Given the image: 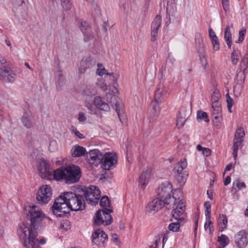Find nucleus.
<instances>
[{
	"label": "nucleus",
	"mask_w": 248,
	"mask_h": 248,
	"mask_svg": "<svg viewBox=\"0 0 248 248\" xmlns=\"http://www.w3.org/2000/svg\"><path fill=\"white\" fill-rule=\"evenodd\" d=\"M17 232L22 244L26 248H40L37 243L36 226L22 223L19 225Z\"/></svg>",
	"instance_id": "1"
},
{
	"label": "nucleus",
	"mask_w": 248,
	"mask_h": 248,
	"mask_svg": "<svg viewBox=\"0 0 248 248\" xmlns=\"http://www.w3.org/2000/svg\"><path fill=\"white\" fill-rule=\"evenodd\" d=\"M66 197V192H64L56 199L52 207V211L55 215L62 217L69 213L70 209Z\"/></svg>",
	"instance_id": "2"
},
{
	"label": "nucleus",
	"mask_w": 248,
	"mask_h": 248,
	"mask_svg": "<svg viewBox=\"0 0 248 248\" xmlns=\"http://www.w3.org/2000/svg\"><path fill=\"white\" fill-rule=\"evenodd\" d=\"M66 194L70 210L77 211L85 208V202L82 196L72 192H66Z\"/></svg>",
	"instance_id": "3"
},
{
	"label": "nucleus",
	"mask_w": 248,
	"mask_h": 248,
	"mask_svg": "<svg viewBox=\"0 0 248 248\" xmlns=\"http://www.w3.org/2000/svg\"><path fill=\"white\" fill-rule=\"evenodd\" d=\"M27 215L29 217L31 224L35 226L45 218V214L40 207L35 205L28 206L25 208Z\"/></svg>",
	"instance_id": "4"
},
{
	"label": "nucleus",
	"mask_w": 248,
	"mask_h": 248,
	"mask_svg": "<svg viewBox=\"0 0 248 248\" xmlns=\"http://www.w3.org/2000/svg\"><path fill=\"white\" fill-rule=\"evenodd\" d=\"M163 97L162 94H154L153 100L151 103L148 110V116L151 119H156L159 115L160 108L159 104L162 102Z\"/></svg>",
	"instance_id": "5"
},
{
	"label": "nucleus",
	"mask_w": 248,
	"mask_h": 248,
	"mask_svg": "<svg viewBox=\"0 0 248 248\" xmlns=\"http://www.w3.org/2000/svg\"><path fill=\"white\" fill-rule=\"evenodd\" d=\"M52 197V190L49 185H44L38 189L36 194V199L38 203L45 204L48 203Z\"/></svg>",
	"instance_id": "6"
},
{
	"label": "nucleus",
	"mask_w": 248,
	"mask_h": 248,
	"mask_svg": "<svg viewBox=\"0 0 248 248\" xmlns=\"http://www.w3.org/2000/svg\"><path fill=\"white\" fill-rule=\"evenodd\" d=\"M84 196L88 203L95 205L100 198L101 191L98 187L93 185L90 186L86 188Z\"/></svg>",
	"instance_id": "7"
},
{
	"label": "nucleus",
	"mask_w": 248,
	"mask_h": 248,
	"mask_svg": "<svg viewBox=\"0 0 248 248\" xmlns=\"http://www.w3.org/2000/svg\"><path fill=\"white\" fill-rule=\"evenodd\" d=\"M66 184L78 182L81 176V172L78 166L74 165L66 166Z\"/></svg>",
	"instance_id": "8"
},
{
	"label": "nucleus",
	"mask_w": 248,
	"mask_h": 248,
	"mask_svg": "<svg viewBox=\"0 0 248 248\" xmlns=\"http://www.w3.org/2000/svg\"><path fill=\"white\" fill-rule=\"evenodd\" d=\"M103 159L102 153L97 149H93L87 152L85 160L92 167H97L102 163Z\"/></svg>",
	"instance_id": "9"
},
{
	"label": "nucleus",
	"mask_w": 248,
	"mask_h": 248,
	"mask_svg": "<svg viewBox=\"0 0 248 248\" xmlns=\"http://www.w3.org/2000/svg\"><path fill=\"white\" fill-rule=\"evenodd\" d=\"M97 69L96 70V74L100 77H102L104 75L109 76V79L112 80L114 81L112 86L109 87V91L111 93H117L119 92L117 84L116 83V81L118 78V75L114 74V73H109L107 72L105 67L101 63H98Z\"/></svg>",
	"instance_id": "10"
},
{
	"label": "nucleus",
	"mask_w": 248,
	"mask_h": 248,
	"mask_svg": "<svg viewBox=\"0 0 248 248\" xmlns=\"http://www.w3.org/2000/svg\"><path fill=\"white\" fill-rule=\"evenodd\" d=\"M107 101L109 102L112 107L115 108L116 112L117 113L120 121L125 118L124 109L123 103L121 100H118L114 94H107Z\"/></svg>",
	"instance_id": "11"
},
{
	"label": "nucleus",
	"mask_w": 248,
	"mask_h": 248,
	"mask_svg": "<svg viewBox=\"0 0 248 248\" xmlns=\"http://www.w3.org/2000/svg\"><path fill=\"white\" fill-rule=\"evenodd\" d=\"M172 192V186L168 181H165L161 183L158 186L157 193L158 197L168 202L171 199Z\"/></svg>",
	"instance_id": "12"
},
{
	"label": "nucleus",
	"mask_w": 248,
	"mask_h": 248,
	"mask_svg": "<svg viewBox=\"0 0 248 248\" xmlns=\"http://www.w3.org/2000/svg\"><path fill=\"white\" fill-rule=\"evenodd\" d=\"M245 135V133L243 128L241 127H238L235 132L232 146L233 155L235 159L237 156L238 148L242 146V142L244 141Z\"/></svg>",
	"instance_id": "13"
},
{
	"label": "nucleus",
	"mask_w": 248,
	"mask_h": 248,
	"mask_svg": "<svg viewBox=\"0 0 248 248\" xmlns=\"http://www.w3.org/2000/svg\"><path fill=\"white\" fill-rule=\"evenodd\" d=\"M103 157L102 163L104 168L106 170L112 169L117 163V155L114 152L106 153L103 155Z\"/></svg>",
	"instance_id": "14"
},
{
	"label": "nucleus",
	"mask_w": 248,
	"mask_h": 248,
	"mask_svg": "<svg viewBox=\"0 0 248 248\" xmlns=\"http://www.w3.org/2000/svg\"><path fill=\"white\" fill-rule=\"evenodd\" d=\"M234 242L237 248H246L248 245V231L241 230L234 236Z\"/></svg>",
	"instance_id": "15"
},
{
	"label": "nucleus",
	"mask_w": 248,
	"mask_h": 248,
	"mask_svg": "<svg viewBox=\"0 0 248 248\" xmlns=\"http://www.w3.org/2000/svg\"><path fill=\"white\" fill-rule=\"evenodd\" d=\"M110 212L105 210H98L96 213L94 218V223L97 225L103 224L108 225L112 222V217L110 215Z\"/></svg>",
	"instance_id": "16"
},
{
	"label": "nucleus",
	"mask_w": 248,
	"mask_h": 248,
	"mask_svg": "<svg viewBox=\"0 0 248 248\" xmlns=\"http://www.w3.org/2000/svg\"><path fill=\"white\" fill-rule=\"evenodd\" d=\"M186 207L185 201L180 200L172 212V217L178 221L184 220L186 215Z\"/></svg>",
	"instance_id": "17"
},
{
	"label": "nucleus",
	"mask_w": 248,
	"mask_h": 248,
	"mask_svg": "<svg viewBox=\"0 0 248 248\" xmlns=\"http://www.w3.org/2000/svg\"><path fill=\"white\" fill-rule=\"evenodd\" d=\"M92 242L94 245L102 247L108 241V235L102 230H96L92 234Z\"/></svg>",
	"instance_id": "18"
},
{
	"label": "nucleus",
	"mask_w": 248,
	"mask_h": 248,
	"mask_svg": "<svg viewBox=\"0 0 248 248\" xmlns=\"http://www.w3.org/2000/svg\"><path fill=\"white\" fill-rule=\"evenodd\" d=\"M52 168L49 162L45 160L40 161L38 166L39 175L43 178L51 179Z\"/></svg>",
	"instance_id": "19"
},
{
	"label": "nucleus",
	"mask_w": 248,
	"mask_h": 248,
	"mask_svg": "<svg viewBox=\"0 0 248 248\" xmlns=\"http://www.w3.org/2000/svg\"><path fill=\"white\" fill-rule=\"evenodd\" d=\"M168 202L158 197L150 202L146 207V210L151 214H154L160 210Z\"/></svg>",
	"instance_id": "20"
},
{
	"label": "nucleus",
	"mask_w": 248,
	"mask_h": 248,
	"mask_svg": "<svg viewBox=\"0 0 248 248\" xmlns=\"http://www.w3.org/2000/svg\"><path fill=\"white\" fill-rule=\"evenodd\" d=\"M16 78V75L9 71L5 66L0 69V79L6 82H13Z\"/></svg>",
	"instance_id": "21"
},
{
	"label": "nucleus",
	"mask_w": 248,
	"mask_h": 248,
	"mask_svg": "<svg viewBox=\"0 0 248 248\" xmlns=\"http://www.w3.org/2000/svg\"><path fill=\"white\" fill-rule=\"evenodd\" d=\"M161 23V16L159 15L156 16L151 25V40L155 42L157 39L158 30Z\"/></svg>",
	"instance_id": "22"
},
{
	"label": "nucleus",
	"mask_w": 248,
	"mask_h": 248,
	"mask_svg": "<svg viewBox=\"0 0 248 248\" xmlns=\"http://www.w3.org/2000/svg\"><path fill=\"white\" fill-rule=\"evenodd\" d=\"M154 173L153 169L149 167L140 176L139 183L142 188H144L147 186L149 181L152 178Z\"/></svg>",
	"instance_id": "23"
},
{
	"label": "nucleus",
	"mask_w": 248,
	"mask_h": 248,
	"mask_svg": "<svg viewBox=\"0 0 248 248\" xmlns=\"http://www.w3.org/2000/svg\"><path fill=\"white\" fill-rule=\"evenodd\" d=\"M95 64V61L92 58L89 57L83 59L79 63L78 72L80 74H84L88 69L92 67Z\"/></svg>",
	"instance_id": "24"
},
{
	"label": "nucleus",
	"mask_w": 248,
	"mask_h": 248,
	"mask_svg": "<svg viewBox=\"0 0 248 248\" xmlns=\"http://www.w3.org/2000/svg\"><path fill=\"white\" fill-rule=\"evenodd\" d=\"M66 166L62 167L54 170L52 176L57 181H64L66 184Z\"/></svg>",
	"instance_id": "25"
},
{
	"label": "nucleus",
	"mask_w": 248,
	"mask_h": 248,
	"mask_svg": "<svg viewBox=\"0 0 248 248\" xmlns=\"http://www.w3.org/2000/svg\"><path fill=\"white\" fill-rule=\"evenodd\" d=\"M93 104L96 108L101 110L104 111H109L110 109L109 105L103 101L99 97H95L93 100Z\"/></svg>",
	"instance_id": "26"
},
{
	"label": "nucleus",
	"mask_w": 248,
	"mask_h": 248,
	"mask_svg": "<svg viewBox=\"0 0 248 248\" xmlns=\"http://www.w3.org/2000/svg\"><path fill=\"white\" fill-rule=\"evenodd\" d=\"M85 148L78 145L74 146L71 150V155L73 157H79L85 155Z\"/></svg>",
	"instance_id": "27"
},
{
	"label": "nucleus",
	"mask_w": 248,
	"mask_h": 248,
	"mask_svg": "<svg viewBox=\"0 0 248 248\" xmlns=\"http://www.w3.org/2000/svg\"><path fill=\"white\" fill-rule=\"evenodd\" d=\"M233 28V25H227L224 30V38L227 46L229 48H231L232 45V37L231 29Z\"/></svg>",
	"instance_id": "28"
},
{
	"label": "nucleus",
	"mask_w": 248,
	"mask_h": 248,
	"mask_svg": "<svg viewBox=\"0 0 248 248\" xmlns=\"http://www.w3.org/2000/svg\"><path fill=\"white\" fill-rule=\"evenodd\" d=\"M186 111V108L182 107L179 110V116L176 120V125L178 128L183 126L186 119V114L184 112Z\"/></svg>",
	"instance_id": "29"
},
{
	"label": "nucleus",
	"mask_w": 248,
	"mask_h": 248,
	"mask_svg": "<svg viewBox=\"0 0 248 248\" xmlns=\"http://www.w3.org/2000/svg\"><path fill=\"white\" fill-rule=\"evenodd\" d=\"M100 205L105 210L108 212H112V208L110 206L109 199L107 196L102 197L100 200Z\"/></svg>",
	"instance_id": "30"
},
{
	"label": "nucleus",
	"mask_w": 248,
	"mask_h": 248,
	"mask_svg": "<svg viewBox=\"0 0 248 248\" xmlns=\"http://www.w3.org/2000/svg\"><path fill=\"white\" fill-rule=\"evenodd\" d=\"M218 223L219 231L223 232L227 227L228 219L226 216L223 214L220 215L218 220Z\"/></svg>",
	"instance_id": "31"
},
{
	"label": "nucleus",
	"mask_w": 248,
	"mask_h": 248,
	"mask_svg": "<svg viewBox=\"0 0 248 248\" xmlns=\"http://www.w3.org/2000/svg\"><path fill=\"white\" fill-rule=\"evenodd\" d=\"M187 167V162L185 158L181 160L174 168V173H186L183 170Z\"/></svg>",
	"instance_id": "32"
},
{
	"label": "nucleus",
	"mask_w": 248,
	"mask_h": 248,
	"mask_svg": "<svg viewBox=\"0 0 248 248\" xmlns=\"http://www.w3.org/2000/svg\"><path fill=\"white\" fill-rule=\"evenodd\" d=\"M246 187L245 183L241 182L239 178H237L233 181L232 190L236 192Z\"/></svg>",
	"instance_id": "33"
},
{
	"label": "nucleus",
	"mask_w": 248,
	"mask_h": 248,
	"mask_svg": "<svg viewBox=\"0 0 248 248\" xmlns=\"http://www.w3.org/2000/svg\"><path fill=\"white\" fill-rule=\"evenodd\" d=\"M175 177L180 186H183L185 184L188 173H174Z\"/></svg>",
	"instance_id": "34"
},
{
	"label": "nucleus",
	"mask_w": 248,
	"mask_h": 248,
	"mask_svg": "<svg viewBox=\"0 0 248 248\" xmlns=\"http://www.w3.org/2000/svg\"><path fill=\"white\" fill-rule=\"evenodd\" d=\"M108 78H109L108 77H105L104 78H99L96 82V85L103 92L107 91L108 89V86L105 81L108 80Z\"/></svg>",
	"instance_id": "35"
},
{
	"label": "nucleus",
	"mask_w": 248,
	"mask_h": 248,
	"mask_svg": "<svg viewBox=\"0 0 248 248\" xmlns=\"http://www.w3.org/2000/svg\"><path fill=\"white\" fill-rule=\"evenodd\" d=\"M78 25L83 33L91 30L89 24L82 19L78 21Z\"/></svg>",
	"instance_id": "36"
},
{
	"label": "nucleus",
	"mask_w": 248,
	"mask_h": 248,
	"mask_svg": "<svg viewBox=\"0 0 248 248\" xmlns=\"http://www.w3.org/2000/svg\"><path fill=\"white\" fill-rule=\"evenodd\" d=\"M217 242L219 243L220 247L223 248L229 245L230 240L227 236L225 234H221L218 236Z\"/></svg>",
	"instance_id": "37"
},
{
	"label": "nucleus",
	"mask_w": 248,
	"mask_h": 248,
	"mask_svg": "<svg viewBox=\"0 0 248 248\" xmlns=\"http://www.w3.org/2000/svg\"><path fill=\"white\" fill-rule=\"evenodd\" d=\"M197 119L198 122L203 120L205 122H209V119L206 112L202 110H199L197 113Z\"/></svg>",
	"instance_id": "38"
},
{
	"label": "nucleus",
	"mask_w": 248,
	"mask_h": 248,
	"mask_svg": "<svg viewBox=\"0 0 248 248\" xmlns=\"http://www.w3.org/2000/svg\"><path fill=\"white\" fill-rule=\"evenodd\" d=\"M240 53L233 49L231 54V59L232 64L236 65L239 61Z\"/></svg>",
	"instance_id": "39"
},
{
	"label": "nucleus",
	"mask_w": 248,
	"mask_h": 248,
	"mask_svg": "<svg viewBox=\"0 0 248 248\" xmlns=\"http://www.w3.org/2000/svg\"><path fill=\"white\" fill-rule=\"evenodd\" d=\"M181 224L179 222H172L169 224L168 229L172 232H178L180 231Z\"/></svg>",
	"instance_id": "40"
},
{
	"label": "nucleus",
	"mask_w": 248,
	"mask_h": 248,
	"mask_svg": "<svg viewBox=\"0 0 248 248\" xmlns=\"http://www.w3.org/2000/svg\"><path fill=\"white\" fill-rule=\"evenodd\" d=\"M62 8L65 11H69L72 7V3L71 0H60Z\"/></svg>",
	"instance_id": "41"
},
{
	"label": "nucleus",
	"mask_w": 248,
	"mask_h": 248,
	"mask_svg": "<svg viewBox=\"0 0 248 248\" xmlns=\"http://www.w3.org/2000/svg\"><path fill=\"white\" fill-rule=\"evenodd\" d=\"M220 94H212L211 95L212 106L221 105Z\"/></svg>",
	"instance_id": "42"
},
{
	"label": "nucleus",
	"mask_w": 248,
	"mask_h": 248,
	"mask_svg": "<svg viewBox=\"0 0 248 248\" xmlns=\"http://www.w3.org/2000/svg\"><path fill=\"white\" fill-rule=\"evenodd\" d=\"M83 34L84 36V40L86 42H90L94 38V34L91 30Z\"/></svg>",
	"instance_id": "43"
},
{
	"label": "nucleus",
	"mask_w": 248,
	"mask_h": 248,
	"mask_svg": "<svg viewBox=\"0 0 248 248\" xmlns=\"http://www.w3.org/2000/svg\"><path fill=\"white\" fill-rule=\"evenodd\" d=\"M206 219H210L211 204L209 202H206L204 204Z\"/></svg>",
	"instance_id": "44"
},
{
	"label": "nucleus",
	"mask_w": 248,
	"mask_h": 248,
	"mask_svg": "<svg viewBox=\"0 0 248 248\" xmlns=\"http://www.w3.org/2000/svg\"><path fill=\"white\" fill-rule=\"evenodd\" d=\"M197 149L199 151H202V154L205 156H208L210 155L211 151L207 148L202 147L200 145H198L196 147Z\"/></svg>",
	"instance_id": "45"
},
{
	"label": "nucleus",
	"mask_w": 248,
	"mask_h": 248,
	"mask_svg": "<svg viewBox=\"0 0 248 248\" xmlns=\"http://www.w3.org/2000/svg\"><path fill=\"white\" fill-rule=\"evenodd\" d=\"M12 1L14 6L16 8H26V5L24 0H12Z\"/></svg>",
	"instance_id": "46"
},
{
	"label": "nucleus",
	"mask_w": 248,
	"mask_h": 248,
	"mask_svg": "<svg viewBox=\"0 0 248 248\" xmlns=\"http://www.w3.org/2000/svg\"><path fill=\"white\" fill-rule=\"evenodd\" d=\"M226 98L228 110L230 112H232V108L234 104L233 100L230 96L229 94H226Z\"/></svg>",
	"instance_id": "47"
},
{
	"label": "nucleus",
	"mask_w": 248,
	"mask_h": 248,
	"mask_svg": "<svg viewBox=\"0 0 248 248\" xmlns=\"http://www.w3.org/2000/svg\"><path fill=\"white\" fill-rule=\"evenodd\" d=\"M246 31L244 28L241 29L239 31V37L237 40L235 41L236 43L242 42L245 38Z\"/></svg>",
	"instance_id": "48"
},
{
	"label": "nucleus",
	"mask_w": 248,
	"mask_h": 248,
	"mask_svg": "<svg viewBox=\"0 0 248 248\" xmlns=\"http://www.w3.org/2000/svg\"><path fill=\"white\" fill-rule=\"evenodd\" d=\"M211 40L213 50L215 51L219 50L220 46L218 37Z\"/></svg>",
	"instance_id": "49"
},
{
	"label": "nucleus",
	"mask_w": 248,
	"mask_h": 248,
	"mask_svg": "<svg viewBox=\"0 0 248 248\" xmlns=\"http://www.w3.org/2000/svg\"><path fill=\"white\" fill-rule=\"evenodd\" d=\"M221 1L222 8L225 13L226 14L229 13L230 11L229 0H221Z\"/></svg>",
	"instance_id": "50"
},
{
	"label": "nucleus",
	"mask_w": 248,
	"mask_h": 248,
	"mask_svg": "<svg viewBox=\"0 0 248 248\" xmlns=\"http://www.w3.org/2000/svg\"><path fill=\"white\" fill-rule=\"evenodd\" d=\"M199 56L202 64L204 68L205 69L208 64L207 58L204 53L200 54Z\"/></svg>",
	"instance_id": "51"
},
{
	"label": "nucleus",
	"mask_w": 248,
	"mask_h": 248,
	"mask_svg": "<svg viewBox=\"0 0 248 248\" xmlns=\"http://www.w3.org/2000/svg\"><path fill=\"white\" fill-rule=\"evenodd\" d=\"M212 114L216 113L217 114H219V113H222V108L221 105H216L212 106Z\"/></svg>",
	"instance_id": "52"
},
{
	"label": "nucleus",
	"mask_w": 248,
	"mask_h": 248,
	"mask_svg": "<svg viewBox=\"0 0 248 248\" xmlns=\"http://www.w3.org/2000/svg\"><path fill=\"white\" fill-rule=\"evenodd\" d=\"M71 131L72 133H74V135L79 139H84L83 135L78 130L77 128L72 126L71 127Z\"/></svg>",
	"instance_id": "53"
},
{
	"label": "nucleus",
	"mask_w": 248,
	"mask_h": 248,
	"mask_svg": "<svg viewBox=\"0 0 248 248\" xmlns=\"http://www.w3.org/2000/svg\"><path fill=\"white\" fill-rule=\"evenodd\" d=\"M168 87H165L163 84H158L157 88V92L158 93H165L168 92Z\"/></svg>",
	"instance_id": "54"
},
{
	"label": "nucleus",
	"mask_w": 248,
	"mask_h": 248,
	"mask_svg": "<svg viewBox=\"0 0 248 248\" xmlns=\"http://www.w3.org/2000/svg\"><path fill=\"white\" fill-rule=\"evenodd\" d=\"M49 150L51 152H54L57 149V144L56 141H52L50 142L48 147Z\"/></svg>",
	"instance_id": "55"
},
{
	"label": "nucleus",
	"mask_w": 248,
	"mask_h": 248,
	"mask_svg": "<svg viewBox=\"0 0 248 248\" xmlns=\"http://www.w3.org/2000/svg\"><path fill=\"white\" fill-rule=\"evenodd\" d=\"M222 119L212 120L214 126L217 129L221 128Z\"/></svg>",
	"instance_id": "56"
},
{
	"label": "nucleus",
	"mask_w": 248,
	"mask_h": 248,
	"mask_svg": "<svg viewBox=\"0 0 248 248\" xmlns=\"http://www.w3.org/2000/svg\"><path fill=\"white\" fill-rule=\"evenodd\" d=\"M78 120L80 123L84 122L86 121L87 118L85 113L82 112H79L78 114Z\"/></svg>",
	"instance_id": "57"
},
{
	"label": "nucleus",
	"mask_w": 248,
	"mask_h": 248,
	"mask_svg": "<svg viewBox=\"0 0 248 248\" xmlns=\"http://www.w3.org/2000/svg\"><path fill=\"white\" fill-rule=\"evenodd\" d=\"M209 35L210 36V38L211 40L216 39V38H217V36L216 35L215 32L214 31L211 29L210 28L209 29Z\"/></svg>",
	"instance_id": "58"
},
{
	"label": "nucleus",
	"mask_w": 248,
	"mask_h": 248,
	"mask_svg": "<svg viewBox=\"0 0 248 248\" xmlns=\"http://www.w3.org/2000/svg\"><path fill=\"white\" fill-rule=\"evenodd\" d=\"M162 236L163 235L162 234H159L158 235V238H156L155 244L153 246H156V247L157 248L158 245L160 243V240Z\"/></svg>",
	"instance_id": "59"
},
{
	"label": "nucleus",
	"mask_w": 248,
	"mask_h": 248,
	"mask_svg": "<svg viewBox=\"0 0 248 248\" xmlns=\"http://www.w3.org/2000/svg\"><path fill=\"white\" fill-rule=\"evenodd\" d=\"M170 232H167L163 235V239H162V243L163 245L167 242L169 237Z\"/></svg>",
	"instance_id": "60"
},
{
	"label": "nucleus",
	"mask_w": 248,
	"mask_h": 248,
	"mask_svg": "<svg viewBox=\"0 0 248 248\" xmlns=\"http://www.w3.org/2000/svg\"><path fill=\"white\" fill-rule=\"evenodd\" d=\"M212 116L213 120L222 119V113H219V114H216L214 113L213 114H212Z\"/></svg>",
	"instance_id": "61"
},
{
	"label": "nucleus",
	"mask_w": 248,
	"mask_h": 248,
	"mask_svg": "<svg viewBox=\"0 0 248 248\" xmlns=\"http://www.w3.org/2000/svg\"><path fill=\"white\" fill-rule=\"evenodd\" d=\"M112 239L116 242L117 245L120 244V242L119 241V238L116 234H113L112 235Z\"/></svg>",
	"instance_id": "62"
},
{
	"label": "nucleus",
	"mask_w": 248,
	"mask_h": 248,
	"mask_svg": "<svg viewBox=\"0 0 248 248\" xmlns=\"http://www.w3.org/2000/svg\"><path fill=\"white\" fill-rule=\"evenodd\" d=\"M231 178L229 176H227L224 180V185L227 186L231 183Z\"/></svg>",
	"instance_id": "63"
},
{
	"label": "nucleus",
	"mask_w": 248,
	"mask_h": 248,
	"mask_svg": "<svg viewBox=\"0 0 248 248\" xmlns=\"http://www.w3.org/2000/svg\"><path fill=\"white\" fill-rule=\"evenodd\" d=\"M211 223V221H210V219H206V222L204 224V228L205 230H207L209 227Z\"/></svg>",
	"instance_id": "64"
}]
</instances>
